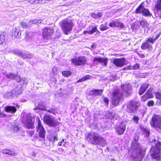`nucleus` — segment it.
<instances>
[{"instance_id":"28","label":"nucleus","mask_w":161,"mask_h":161,"mask_svg":"<svg viewBox=\"0 0 161 161\" xmlns=\"http://www.w3.org/2000/svg\"><path fill=\"white\" fill-rule=\"evenodd\" d=\"M102 14L101 12H97L96 13H92L91 14V16L94 19H98L102 16Z\"/></svg>"},{"instance_id":"44","label":"nucleus","mask_w":161,"mask_h":161,"mask_svg":"<svg viewBox=\"0 0 161 161\" xmlns=\"http://www.w3.org/2000/svg\"><path fill=\"white\" fill-rule=\"evenodd\" d=\"M155 95L156 98L160 100V102L159 103L161 105V94L158 92H157L156 93Z\"/></svg>"},{"instance_id":"20","label":"nucleus","mask_w":161,"mask_h":161,"mask_svg":"<svg viewBox=\"0 0 161 161\" xmlns=\"http://www.w3.org/2000/svg\"><path fill=\"white\" fill-rule=\"evenodd\" d=\"M1 152L3 154L13 156H16L17 154L14 151L10 149H3L1 151Z\"/></svg>"},{"instance_id":"46","label":"nucleus","mask_w":161,"mask_h":161,"mask_svg":"<svg viewBox=\"0 0 161 161\" xmlns=\"http://www.w3.org/2000/svg\"><path fill=\"white\" fill-rule=\"evenodd\" d=\"M36 109H39L41 110H43L44 111H46L47 110V109L45 107H41L40 106H38L36 108H34V109L35 110Z\"/></svg>"},{"instance_id":"4","label":"nucleus","mask_w":161,"mask_h":161,"mask_svg":"<svg viewBox=\"0 0 161 161\" xmlns=\"http://www.w3.org/2000/svg\"><path fill=\"white\" fill-rule=\"evenodd\" d=\"M60 24L62 30L65 35H68L71 31L74 25L72 20L67 19L62 20Z\"/></svg>"},{"instance_id":"12","label":"nucleus","mask_w":161,"mask_h":161,"mask_svg":"<svg viewBox=\"0 0 161 161\" xmlns=\"http://www.w3.org/2000/svg\"><path fill=\"white\" fill-rule=\"evenodd\" d=\"M23 122L25 126L28 129H33L34 127V123L32 120L31 117L30 115H27Z\"/></svg>"},{"instance_id":"11","label":"nucleus","mask_w":161,"mask_h":161,"mask_svg":"<svg viewBox=\"0 0 161 161\" xmlns=\"http://www.w3.org/2000/svg\"><path fill=\"white\" fill-rule=\"evenodd\" d=\"M36 128L39 137L43 138H45L46 132L40 119L38 120Z\"/></svg>"},{"instance_id":"42","label":"nucleus","mask_w":161,"mask_h":161,"mask_svg":"<svg viewBox=\"0 0 161 161\" xmlns=\"http://www.w3.org/2000/svg\"><path fill=\"white\" fill-rule=\"evenodd\" d=\"M21 25L22 26V27L23 28L25 29H26L28 28L29 26V24L27 25L25 23L22 22L21 23Z\"/></svg>"},{"instance_id":"22","label":"nucleus","mask_w":161,"mask_h":161,"mask_svg":"<svg viewBox=\"0 0 161 161\" xmlns=\"http://www.w3.org/2000/svg\"><path fill=\"white\" fill-rule=\"evenodd\" d=\"M148 86L149 85L147 84H143L142 85L139 91V94L140 95H142L148 87Z\"/></svg>"},{"instance_id":"15","label":"nucleus","mask_w":161,"mask_h":161,"mask_svg":"<svg viewBox=\"0 0 161 161\" xmlns=\"http://www.w3.org/2000/svg\"><path fill=\"white\" fill-rule=\"evenodd\" d=\"M93 62L95 63L98 62L101 64L102 65L106 66L108 63L107 58H103L100 57H95L93 60Z\"/></svg>"},{"instance_id":"51","label":"nucleus","mask_w":161,"mask_h":161,"mask_svg":"<svg viewBox=\"0 0 161 161\" xmlns=\"http://www.w3.org/2000/svg\"><path fill=\"white\" fill-rule=\"evenodd\" d=\"M29 3L32 4H36L37 0H29Z\"/></svg>"},{"instance_id":"25","label":"nucleus","mask_w":161,"mask_h":161,"mask_svg":"<svg viewBox=\"0 0 161 161\" xmlns=\"http://www.w3.org/2000/svg\"><path fill=\"white\" fill-rule=\"evenodd\" d=\"M22 57L24 59L31 58L33 56L32 54H30L28 52H22Z\"/></svg>"},{"instance_id":"54","label":"nucleus","mask_w":161,"mask_h":161,"mask_svg":"<svg viewBox=\"0 0 161 161\" xmlns=\"http://www.w3.org/2000/svg\"><path fill=\"white\" fill-rule=\"evenodd\" d=\"M28 132L31 136H32L34 134V131L33 130L29 131Z\"/></svg>"},{"instance_id":"17","label":"nucleus","mask_w":161,"mask_h":161,"mask_svg":"<svg viewBox=\"0 0 161 161\" xmlns=\"http://www.w3.org/2000/svg\"><path fill=\"white\" fill-rule=\"evenodd\" d=\"M152 89L149 88L145 94L141 97V99L143 101H145L148 99L153 97L152 94Z\"/></svg>"},{"instance_id":"40","label":"nucleus","mask_w":161,"mask_h":161,"mask_svg":"<svg viewBox=\"0 0 161 161\" xmlns=\"http://www.w3.org/2000/svg\"><path fill=\"white\" fill-rule=\"evenodd\" d=\"M117 22L113 21L109 24V26L111 27L117 26Z\"/></svg>"},{"instance_id":"1","label":"nucleus","mask_w":161,"mask_h":161,"mask_svg":"<svg viewBox=\"0 0 161 161\" xmlns=\"http://www.w3.org/2000/svg\"><path fill=\"white\" fill-rule=\"evenodd\" d=\"M86 137L88 141L92 144L98 145L102 147H104L107 144L106 140L97 133H89L87 135Z\"/></svg>"},{"instance_id":"61","label":"nucleus","mask_w":161,"mask_h":161,"mask_svg":"<svg viewBox=\"0 0 161 161\" xmlns=\"http://www.w3.org/2000/svg\"><path fill=\"white\" fill-rule=\"evenodd\" d=\"M144 56V55L143 54H142L141 55V57H143Z\"/></svg>"},{"instance_id":"6","label":"nucleus","mask_w":161,"mask_h":161,"mask_svg":"<svg viewBox=\"0 0 161 161\" xmlns=\"http://www.w3.org/2000/svg\"><path fill=\"white\" fill-rule=\"evenodd\" d=\"M43 121L44 123L52 127H55L58 123V121L54 118L47 114H44L43 117Z\"/></svg>"},{"instance_id":"29","label":"nucleus","mask_w":161,"mask_h":161,"mask_svg":"<svg viewBox=\"0 0 161 161\" xmlns=\"http://www.w3.org/2000/svg\"><path fill=\"white\" fill-rule=\"evenodd\" d=\"M33 35V33L32 32H26L25 33V39L26 40H29L32 38Z\"/></svg>"},{"instance_id":"41","label":"nucleus","mask_w":161,"mask_h":161,"mask_svg":"<svg viewBox=\"0 0 161 161\" xmlns=\"http://www.w3.org/2000/svg\"><path fill=\"white\" fill-rule=\"evenodd\" d=\"M6 76L8 79H13L14 78L15 75L12 73H10L9 74L6 75Z\"/></svg>"},{"instance_id":"53","label":"nucleus","mask_w":161,"mask_h":161,"mask_svg":"<svg viewBox=\"0 0 161 161\" xmlns=\"http://www.w3.org/2000/svg\"><path fill=\"white\" fill-rule=\"evenodd\" d=\"M58 151L60 153V154H62L64 151V150L62 148H59L58 149Z\"/></svg>"},{"instance_id":"58","label":"nucleus","mask_w":161,"mask_h":161,"mask_svg":"<svg viewBox=\"0 0 161 161\" xmlns=\"http://www.w3.org/2000/svg\"><path fill=\"white\" fill-rule=\"evenodd\" d=\"M64 139H63L60 142H59L58 143V145L60 146H61L62 143H63V142H64Z\"/></svg>"},{"instance_id":"43","label":"nucleus","mask_w":161,"mask_h":161,"mask_svg":"<svg viewBox=\"0 0 161 161\" xmlns=\"http://www.w3.org/2000/svg\"><path fill=\"white\" fill-rule=\"evenodd\" d=\"M5 35L2 34L0 35V43L2 44L5 41Z\"/></svg>"},{"instance_id":"59","label":"nucleus","mask_w":161,"mask_h":161,"mask_svg":"<svg viewBox=\"0 0 161 161\" xmlns=\"http://www.w3.org/2000/svg\"><path fill=\"white\" fill-rule=\"evenodd\" d=\"M85 80H85V78L84 77L83 78H82L81 79H80L78 81L79 82H82V81H84Z\"/></svg>"},{"instance_id":"14","label":"nucleus","mask_w":161,"mask_h":161,"mask_svg":"<svg viewBox=\"0 0 161 161\" xmlns=\"http://www.w3.org/2000/svg\"><path fill=\"white\" fill-rule=\"evenodd\" d=\"M114 64L118 67H121L125 64V58H116L113 60Z\"/></svg>"},{"instance_id":"47","label":"nucleus","mask_w":161,"mask_h":161,"mask_svg":"<svg viewBox=\"0 0 161 161\" xmlns=\"http://www.w3.org/2000/svg\"><path fill=\"white\" fill-rule=\"evenodd\" d=\"M14 79L18 82H20L21 80L20 76L17 75H15Z\"/></svg>"},{"instance_id":"38","label":"nucleus","mask_w":161,"mask_h":161,"mask_svg":"<svg viewBox=\"0 0 161 161\" xmlns=\"http://www.w3.org/2000/svg\"><path fill=\"white\" fill-rule=\"evenodd\" d=\"M140 25L141 26L143 27H146L147 25V23L144 20H141L140 21Z\"/></svg>"},{"instance_id":"21","label":"nucleus","mask_w":161,"mask_h":161,"mask_svg":"<svg viewBox=\"0 0 161 161\" xmlns=\"http://www.w3.org/2000/svg\"><path fill=\"white\" fill-rule=\"evenodd\" d=\"M103 91V90H102L96 89L92 91H91L90 92V93L91 95L94 96L101 95H102Z\"/></svg>"},{"instance_id":"10","label":"nucleus","mask_w":161,"mask_h":161,"mask_svg":"<svg viewBox=\"0 0 161 161\" xmlns=\"http://www.w3.org/2000/svg\"><path fill=\"white\" fill-rule=\"evenodd\" d=\"M86 61V58L84 56L79 57L71 59L72 63L76 66L85 64Z\"/></svg>"},{"instance_id":"5","label":"nucleus","mask_w":161,"mask_h":161,"mask_svg":"<svg viewBox=\"0 0 161 161\" xmlns=\"http://www.w3.org/2000/svg\"><path fill=\"white\" fill-rule=\"evenodd\" d=\"M54 34V30L53 27L49 26L42 29V36L43 39L47 40L52 38Z\"/></svg>"},{"instance_id":"34","label":"nucleus","mask_w":161,"mask_h":161,"mask_svg":"<svg viewBox=\"0 0 161 161\" xmlns=\"http://www.w3.org/2000/svg\"><path fill=\"white\" fill-rule=\"evenodd\" d=\"M37 23H41V20H30L28 23L29 26H30L31 24H36Z\"/></svg>"},{"instance_id":"50","label":"nucleus","mask_w":161,"mask_h":161,"mask_svg":"<svg viewBox=\"0 0 161 161\" xmlns=\"http://www.w3.org/2000/svg\"><path fill=\"white\" fill-rule=\"evenodd\" d=\"M45 0H37V4L45 3Z\"/></svg>"},{"instance_id":"19","label":"nucleus","mask_w":161,"mask_h":161,"mask_svg":"<svg viewBox=\"0 0 161 161\" xmlns=\"http://www.w3.org/2000/svg\"><path fill=\"white\" fill-rule=\"evenodd\" d=\"M16 90L17 91L16 92H15V93H14V91L9 92L4 95V97L5 98H12L16 96L17 94H21L22 92V91L21 90V89H20V90L19 91V92H18L17 91V88H16Z\"/></svg>"},{"instance_id":"33","label":"nucleus","mask_w":161,"mask_h":161,"mask_svg":"<svg viewBox=\"0 0 161 161\" xmlns=\"http://www.w3.org/2000/svg\"><path fill=\"white\" fill-rule=\"evenodd\" d=\"M140 68V65L138 64H136L133 65L132 66H129V68L130 69H137Z\"/></svg>"},{"instance_id":"9","label":"nucleus","mask_w":161,"mask_h":161,"mask_svg":"<svg viewBox=\"0 0 161 161\" xmlns=\"http://www.w3.org/2000/svg\"><path fill=\"white\" fill-rule=\"evenodd\" d=\"M150 124L154 127L161 129V118L159 116L155 115L153 117Z\"/></svg>"},{"instance_id":"23","label":"nucleus","mask_w":161,"mask_h":161,"mask_svg":"<svg viewBox=\"0 0 161 161\" xmlns=\"http://www.w3.org/2000/svg\"><path fill=\"white\" fill-rule=\"evenodd\" d=\"M5 110L7 112L14 113L16 111V108L14 106H7L5 107Z\"/></svg>"},{"instance_id":"39","label":"nucleus","mask_w":161,"mask_h":161,"mask_svg":"<svg viewBox=\"0 0 161 161\" xmlns=\"http://www.w3.org/2000/svg\"><path fill=\"white\" fill-rule=\"evenodd\" d=\"M133 121L136 124L138 123L139 118L137 116H134L132 118Z\"/></svg>"},{"instance_id":"36","label":"nucleus","mask_w":161,"mask_h":161,"mask_svg":"<svg viewBox=\"0 0 161 161\" xmlns=\"http://www.w3.org/2000/svg\"><path fill=\"white\" fill-rule=\"evenodd\" d=\"M14 53L16 55L21 56H22V52L19 50H14L13 51Z\"/></svg>"},{"instance_id":"35","label":"nucleus","mask_w":161,"mask_h":161,"mask_svg":"<svg viewBox=\"0 0 161 161\" xmlns=\"http://www.w3.org/2000/svg\"><path fill=\"white\" fill-rule=\"evenodd\" d=\"M146 41L147 42L149 43H150L152 44H153L155 42L153 37H152L148 38L147 40H146Z\"/></svg>"},{"instance_id":"37","label":"nucleus","mask_w":161,"mask_h":161,"mask_svg":"<svg viewBox=\"0 0 161 161\" xmlns=\"http://www.w3.org/2000/svg\"><path fill=\"white\" fill-rule=\"evenodd\" d=\"M109 28V27L105 25H104L102 24L100 25V29L101 31H104L108 30Z\"/></svg>"},{"instance_id":"2","label":"nucleus","mask_w":161,"mask_h":161,"mask_svg":"<svg viewBox=\"0 0 161 161\" xmlns=\"http://www.w3.org/2000/svg\"><path fill=\"white\" fill-rule=\"evenodd\" d=\"M155 144L150 149L151 155L153 159L158 160L161 158V142L155 141Z\"/></svg>"},{"instance_id":"18","label":"nucleus","mask_w":161,"mask_h":161,"mask_svg":"<svg viewBox=\"0 0 161 161\" xmlns=\"http://www.w3.org/2000/svg\"><path fill=\"white\" fill-rule=\"evenodd\" d=\"M126 125L125 124H121L116 128V132L119 135L122 134L126 129Z\"/></svg>"},{"instance_id":"31","label":"nucleus","mask_w":161,"mask_h":161,"mask_svg":"<svg viewBox=\"0 0 161 161\" xmlns=\"http://www.w3.org/2000/svg\"><path fill=\"white\" fill-rule=\"evenodd\" d=\"M21 32H19V30L16 29L14 32L13 33V36H14L15 37H17L21 35Z\"/></svg>"},{"instance_id":"27","label":"nucleus","mask_w":161,"mask_h":161,"mask_svg":"<svg viewBox=\"0 0 161 161\" xmlns=\"http://www.w3.org/2000/svg\"><path fill=\"white\" fill-rule=\"evenodd\" d=\"M150 47H151L150 44L146 40L144 42H143L142 44V45L141 47V48L142 50H145Z\"/></svg>"},{"instance_id":"48","label":"nucleus","mask_w":161,"mask_h":161,"mask_svg":"<svg viewBox=\"0 0 161 161\" xmlns=\"http://www.w3.org/2000/svg\"><path fill=\"white\" fill-rule=\"evenodd\" d=\"M154 103V102L153 101H148L147 105L149 107L152 106H153Z\"/></svg>"},{"instance_id":"57","label":"nucleus","mask_w":161,"mask_h":161,"mask_svg":"<svg viewBox=\"0 0 161 161\" xmlns=\"http://www.w3.org/2000/svg\"><path fill=\"white\" fill-rule=\"evenodd\" d=\"M90 76L89 75H88L86 76L85 77H84V78L85 79V80H87L89 79L90 78Z\"/></svg>"},{"instance_id":"26","label":"nucleus","mask_w":161,"mask_h":161,"mask_svg":"<svg viewBox=\"0 0 161 161\" xmlns=\"http://www.w3.org/2000/svg\"><path fill=\"white\" fill-rule=\"evenodd\" d=\"M98 31L97 30V27L96 26H95V27H92L91 31H83V33L85 34H86V33L89 34H92L94 33L96 31Z\"/></svg>"},{"instance_id":"55","label":"nucleus","mask_w":161,"mask_h":161,"mask_svg":"<svg viewBox=\"0 0 161 161\" xmlns=\"http://www.w3.org/2000/svg\"><path fill=\"white\" fill-rule=\"evenodd\" d=\"M91 47L93 49H96V45L95 43H93L92 45L91 46Z\"/></svg>"},{"instance_id":"60","label":"nucleus","mask_w":161,"mask_h":161,"mask_svg":"<svg viewBox=\"0 0 161 161\" xmlns=\"http://www.w3.org/2000/svg\"><path fill=\"white\" fill-rule=\"evenodd\" d=\"M54 141H55V140L57 141L58 140V138L57 136H54Z\"/></svg>"},{"instance_id":"45","label":"nucleus","mask_w":161,"mask_h":161,"mask_svg":"<svg viewBox=\"0 0 161 161\" xmlns=\"http://www.w3.org/2000/svg\"><path fill=\"white\" fill-rule=\"evenodd\" d=\"M46 111L53 114H55L56 113V109L55 108H51L50 110H47Z\"/></svg>"},{"instance_id":"56","label":"nucleus","mask_w":161,"mask_h":161,"mask_svg":"<svg viewBox=\"0 0 161 161\" xmlns=\"http://www.w3.org/2000/svg\"><path fill=\"white\" fill-rule=\"evenodd\" d=\"M104 101L106 104H107L108 103V98L105 97L104 98Z\"/></svg>"},{"instance_id":"16","label":"nucleus","mask_w":161,"mask_h":161,"mask_svg":"<svg viewBox=\"0 0 161 161\" xmlns=\"http://www.w3.org/2000/svg\"><path fill=\"white\" fill-rule=\"evenodd\" d=\"M122 89L124 92L128 95H130L131 93L132 86L130 84H124L122 86Z\"/></svg>"},{"instance_id":"24","label":"nucleus","mask_w":161,"mask_h":161,"mask_svg":"<svg viewBox=\"0 0 161 161\" xmlns=\"http://www.w3.org/2000/svg\"><path fill=\"white\" fill-rule=\"evenodd\" d=\"M10 128V130L13 132L18 131L19 130V128L14 123L10 125L9 126Z\"/></svg>"},{"instance_id":"32","label":"nucleus","mask_w":161,"mask_h":161,"mask_svg":"<svg viewBox=\"0 0 161 161\" xmlns=\"http://www.w3.org/2000/svg\"><path fill=\"white\" fill-rule=\"evenodd\" d=\"M155 8L158 10L161 9V0H157Z\"/></svg>"},{"instance_id":"13","label":"nucleus","mask_w":161,"mask_h":161,"mask_svg":"<svg viewBox=\"0 0 161 161\" xmlns=\"http://www.w3.org/2000/svg\"><path fill=\"white\" fill-rule=\"evenodd\" d=\"M139 105V103L134 101H131L128 104L127 107L130 110V112L134 113L137 110Z\"/></svg>"},{"instance_id":"49","label":"nucleus","mask_w":161,"mask_h":161,"mask_svg":"<svg viewBox=\"0 0 161 161\" xmlns=\"http://www.w3.org/2000/svg\"><path fill=\"white\" fill-rule=\"evenodd\" d=\"M117 26L119 27L120 28H123L124 27L123 24L119 22H117Z\"/></svg>"},{"instance_id":"52","label":"nucleus","mask_w":161,"mask_h":161,"mask_svg":"<svg viewBox=\"0 0 161 161\" xmlns=\"http://www.w3.org/2000/svg\"><path fill=\"white\" fill-rule=\"evenodd\" d=\"M160 34H161V33H159V34H158L156 35V37H155L154 38V39H155V41L160 36Z\"/></svg>"},{"instance_id":"3","label":"nucleus","mask_w":161,"mask_h":161,"mask_svg":"<svg viewBox=\"0 0 161 161\" xmlns=\"http://www.w3.org/2000/svg\"><path fill=\"white\" fill-rule=\"evenodd\" d=\"M131 144L132 150L131 154L132 158L136 159L137 161H141L142 159L141 149L138 143L136 140H135L132 142Z\"/></svg>"},{"instance_id":"7","label":"nucleus","mask_w":161,"mask_h":161,"mask_svg":"<svg viewBox=\"0 0 161 161\" xmlns=\"http://www.w3.org/2000/svg\"><path fill=\"white\" fill-rule=\"evenodd\" d=\"M135 12L137 14H142L143 15L146 17H150L152 15L149 10L144 7L142 3L139 6Z\"/></svg>"},{"instance_id":"30","label":"nucleus","mask_w":161,"mask_h":161,"mask_svg":"<svg viewBox=\"0 0 161 161\" xmlns=\"http://www.w3.org/2000/svg\"><path fill=\"white\" fill-rule=\"evenodd\" d=\"M62 74L64 76L68 77L71 75V72L70 71H64L62 72Z\"/></svg>"},{"instance_id":"8","label":"nucleus","mask_w":161,"mask_h":161,"mask_svg":"<svg viewBox=\"0 0 161 161\" xmlns=\"http://www.w3.org/2000/svg\"><path fill=\"white\" fill-rule=\"evenodd\" d=\"M112 97V103L113 105L117 106L122 96V94L118 90H115L113 92Z\"/></svg>"}]
</instances>
